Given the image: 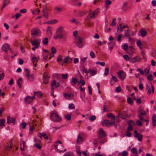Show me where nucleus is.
Instances as JSON below:
<instances>
[{
    "mask_svg": "<svg viewBox=\"0 0 156 156\" xmlns=\"http://www.w3.org/2000/svg\"><path fill=\"white\" fill-rule=\"evenodd\" d=\"M11 117L10 116H8L7 118V123L8 124H9L10 123H12L14 125L15 123L16 118H11L10 120Z\"/></svg>",
    "mask_w": 156,
    "mask_h": 156,
    "instance_id": "obj_16",
    "label": "nucleus"
},
{
    "mask_svg": "<svg viewBox=\"0 0 156 156\" xmlns=\"http://www.w3.org/2000/svg\"><path fill=\"white\" fill-rule=\"evenodd\" d=\"M59 86V83H56V80H53L52 83L51 84V86L52 87L57 88Z\"/></svg>",
    "mask_w": 156,
    "mask_h": 156,
    "instance_id": "obj_24",
    "label": "nucleus"
},
{
    "mask_svg": "<svg viewBox=\"0 0 156 156\" xmlns=\"http://www.w3.org/2000/svg\"><path fill=\"white\" fill-rule=\"evenodd\" d=\"M55 10L59 12L62 11V9L60 8L57 7H55Z\"/></svg>",
    "mask_w": 156,
    "mask_h": 156,
    "instance_id": "obj_60",
    "label": "nucleus"
},
{
    "mask_svg": "<svg viewBox=\"0 0 156 156\" xmlns=\"http://www.w3.org/2000/svg\"><path fill=\"white\" fill-rule=\"evenodd\" d=\"M48 43V39L47 38H45L43 40V43L44 45H47Z\"/></svg>",
    "mask_w": 156,
    "mask_h": 156,
    "instance_id": "obj_46",
    "label": "nucleus"
},
{
    "mask_svg": "<svg viewBox=\"0 0 156 156\" xmlns=\"http://www.w3.org/2000/svg\"><path fill=\"white\" fill-rule=\"evenodd\" d=\"M134 133L135 137L137 138L138 141H141L142 139V136L137 133L136 130H135Z\"/></svg>",
    "mask_w": 156,
    "mask_h": 156,
    "instance_id": "obj_19",
    "label": "nucleus"
},
{
    "mask_svg": "<svg viewBox=\"0 0 156 156\" xmlns=\"http://www.w3.org/2000/svg\"><path fill=\"white\" fill-rule=\"evenodd\" d=\"M91 76H94L97 73V72L94 70L90 69V72Z\"/></svg>",
    "mask_w": 156,
    "mask_h": 156,
    "instance_id": "obj_40",
    "label": "nucleus"
},
{
    "mask_svg": "<svg viewBox=\"0 0 156 156\" xmlns=\"http://www.w3.org/2000/svg\"><path fill=\"white\" fill-rule=\"evenodd\" d=\"M147 79L149 81H151L152 80V75H148L147 76Z\"/></svg>",
    "mask_w": 156,
    "mask_h": 156,
    "instance_id": "obj_54",
    "label": "nucleus"
},
{
    "mask_svg": "<svg viewBox=\"0 0 156 156\" xmlns=\"http://www.w3.org/2000/svg\"><path fill=\"white\" fill-rule=\"evenodd\" d=\"M9 3V0H5L3 5H5V6H6L7 5H8Z\"/></svg>",
    "mask_w": 156,
    "mask_h": 156,
    "instance_id": "obj_64",
    "label": "nucleus"
},
{
    "mask_svg": "<svg viewBox=\"0 0 156 156\" xmlns=\"http://www.w3.org/2000/svg\"><path fill=\"white\" fill-rule=\"evenodd\" d=\"M106 133L105 131L101 128L99 129L98 138H101L106 136Z\"/></svg>",
    "mask_w": 156,
    "mask_h": 156,
    "instance_id": "obj_15",
    "label": "nucleus"
},
{
    "mask_svg": "<svg viewBox=\"0 0 156 156\" xmlns=\"http://www.w3.org/2000/svg\"><path fill=\"white\" fill-rule=\"evenodd\" d=\"M112 78L110 80V83L112 86L113 85L115 82L118 81V80L117 77L115 76H114L113 75H112Z\"/></svg>",
    "mask_w": 156,
    "mask_h": 156,
    "instance_id": "obj_20",
    "label": "nucleus"
},
{
    "mask_svg": "<svg viewBox=\"0 0 156 156\" xmlns=\"http://www.w3.org/2000/svg\"><path fill=\"white\" fill-rule=\"evenodd\" d=\"M35 98L34 95L32 97L27 96L25 99V102L26 104H28L31 102Z\"/></svg>",
    "mask_w": 156,
    "mask_h": 156,
    "instance_id": "obj_9",
    "label": "nucleus"
},
{
    "mask_svg": "<svg viewBox=\"0 0 156 156\" xmlns=\"http://www.w3.org/2000/svg\"><path fill=\"white\" fill-rule=\"evenodd\" d=\"M136 43H137V44L140 47V49H141L142 48V47L141 46V45L142 44L141 43L140 41V40L138 41H137Z\"/></svg>",
    "mask_w": 156,
    "mask_h": 156,
    "instance_id": "obj_47",
    "label": "nucleus"
},
{
    "mask_svg": "<svg viewBox=\"0 0 156 156\" xmlns=\"http://www.w3.org/2000/svg\"><path fill=\"white\" fill-rule=\"evenodd\" d=\"M31 43L33 46L36 47V48H38L40 44V41L39 40H35L31 41Z\"/></svg>",
    "mask_w": 156,
    "mask_h": 156,
    "instance_id": "obj_18",
    "label": "nucleus"
},
{
    "mask_svg": "<svg viewBox=\"0 0 156 156\" xmlns=\"http://www.w3.org/2000/svg\"><path fill=\"white\" fill-rule=\"evenodd\" d=\"M25 76L27 79L30 81H33L34 80V76L33 74H30V70L27 69H25Z\"/></svg>",
    "mask_w": 156,
    "mask_h": 156,
    "instance_id": "obj_4",
    "label": "nucleus"
},
{
    "mask_svg": "<svg viewBox=\"0 0 156 156\" xmlns=\"http://www.w3.org/2000/svg\"><path fill=\"white\" fill-rule=\"evenodd\" d=\"M99 12V9L98 8H97L92 12L90 10L87 19L89 20L92 18H95L97 16Z\"/></svg>",
    "mask_w": 156,
    "mask_h": 156,
    "instance_id": "obj_2",
    "label": "nucleus"
},
{
    "mask_svg": "<svg viewBox=\"0 0 156 156\" xmlns=\"http://www.w3.org/2000/svg\"><path fill=\"white\" fill-rule=\"evenodd\" d=\"M40 32V30L35 28H33L31 30V34L32 35L37 36H38Z\"/></svg>",
    "mask_w": 156,
    "mask_h": 156,
    "instance_id": "obj_13",
    "label": "nucleus"
},
{
    "mask_svg": "<svg viewBox=\"0 0 156 156\" xmlns=\"http://www.w3.org/2000/svg\"><path fill=\"white\" fill-rule=\"evenodd\" d=\"M39 58V57H36L35 55L31 56L30 58L31 61L33 64L35 62H37Z\"/></svg>",
    "mask_w": 156,
    "mask_h": 156,
    "instance_id": "obj_21",
    "label": "nucleus"
},
{
    "mask_svg": "<svg viewBox=\"0 0 156 156\" xmlns=\"http://www.w3.org/2000/svg\"><path fill=\"white\" fill-rule=\"evenodd\" d=\"M38 134L40 135V136H39L40 138H41V137L43 136L44 138L46 139H48V136L46 135L45 133L42 134L41 133H39Z\"/></svg>",
    "mask_w": 156,
    "mask_h": 156,
    "instance_id": "obj_34",
    "label": "nucleus"
},
{
    "mask_svg": "<svg viewBox=\"0 0 156 156\" xmlns=\"http://www.w3.org/2000/svg\"><path fill=\"white\" fill-rule=\"evenodd\" d=\"M40 10L38 9H35L33 11L32 13L34 15H37L39 14Z\"/></svg>",
    "mask_w": 156,
    "mask_h": 156,
    "instance_id": "obj_35",
    "label": "nucleus"
},
{
    "mask_svg": "<svg viewBox=\"0 0 156 156\" xmlns=\"http://www.w3.org/2000/svg\"><path fill=\"white\" fill-rule=\"evenodd\" d=\"M90 55L91 57L92 58H94V57H95V55L94 52L93 51H91L90 52Z\"/></svg>",
    "mask_w": 156,
    "mask_h": 156,
    "instance_id": "obj_50",
    "label": "nucleus"
},
{
    "mask_svg": "<svg viewBox=\"0 0 156 156\" xmlns=\"http://www.w3.org/2000/svg\"><path fill=\"white\" fill-rule=\"evenodd\" d=\"M122 35L121 34H119L118 36V37H117V40L119 42H120L121 40V39L122 38Z\"/></svg>",
    "mask_w": 156,
    "mask_h": 156,
    "instance_id": "obj_63",
    "label": "nucleus"
},
{
    "mask_svg": "<svg viewBox=\"0 0 156 156\" xmlns=\"http://www.w3.org/2000/svg\"><path fill=\"white\" fill-rule=\"evenodd\" d=\"M2 50L5 52H7L9 50L12 51L10 45L7 43L4 44L2 47Z\"/></svg>",
    "mask_w": 156,
    "mask_h": 156,
    "instance_id": "obj_11",
    "label": "nucleus"
},
{
    "mask_svg": "<svg viewBox=\"0 0 156 156\" xmlns=\"http://www.w3.org/2000/svg\"><path fill=\"white\" fill-rule=\"evenodd\" d=\"M58 21L56 19L53 20L48 22V23L50 24H54L57 23Z\"/></svg>",
    "mask_w": 156,
    "mask_h": 156,
    "instance_id": "obj_30",
    "label": "nucleus"
},
{
    "mask_svg": "<svg viewBox=\"0 0 156 156\" xmlns=\"http://www.w3.org/2000/svg\"><path fill=\"white\" fill-rule=\"evenodd\" d=\"M63 27L62 26L58 28L56 31V33H62L63 30Z\"/></svg>",
    "mask_w": 156,
    "mask_h": 156,
    "instance_id": "obj_33",
    "label": "nucleus"
},
{
    "mask_svg": "<svg viewBox=\"0 0 156 156\" xmlns=\"http://www.w3.org/2000/svg\"><path fill=\"white\" fill-rule=\"evenodd\" d=\"M23 82V80L21 78H19L17 81V83L19 87H22L21 84Z\"/></svg>",
    "mask_w": 156,
    "mask_h": 156,
    "instance_id": "obj_32",
    "label": "nucleus"
},
{
    "mask_svg": "<svg viewBox=\"0 0 156 156\" xmlns=\"http://www.w3.org/2000/svg\"><path fill=\"white\" fill-rule=\"evenodd\" d=\"M83 141V139L80 136V135H79L77 137V143L78 144H80L82 143Z\"/></svg>",
    "mask_w": 156,
    "mask_h": 156,
    "instance_id": "obj_26",
    "label": "nucleus"
},
{
    "mask_svg": "<svg viewBox=\"0 0 156 156\" xmlns=\"http://www.w3.org/2000/svg\"><path fill=\"white\" fill-rule=\"evenodd\" d=\"M34 95H36L39 98H41L42 96V94L41 91L34 92Z\"/></svg>",
    "mask_w": 156,
    "mask_h": 156,
    "instance_id": "obj_28",
    "label": "nucleus"
},
{
    "mask_svg": "<svg viewBox=\"0 0 156 156\" xmlns=\"http://www.w3.org/2000/svg\"><path fill=\"white\" fill-rule=\"evenodd\" d=\"M50 119L53 122H59L61 120V118L56 112H52L50 115Z\"/></svg>",
    "mask_w": 156,
    "mask_h": 156,
    "instance_id": "obj_3",
    "label": "nucleus"
},
{
    "mask_svg": "<svg viewBox=\"0 0 156 156\" xmlns=\"http://www.w3.org/2000/svg\"><path fill=\"white\" fill-rule=\"evenodd\" d=\"M146 89L148 90L147 94L148 95H150L151 93V90L150 87L147 85L146 87Z\"/></svg>",
    "mask_w": 156,
    "mask_h": 156,
    "instance_id": "obj_43",
    "label": "nucleus"
},
{
    "mask_svg": "<svg viewBox=\"0 0 156 156\" xmlns=\"http://www.w3.org/2000/svg\"><path fill=\"white\" fill-rule=\"evenodd\" d=\"M101 123L103 126H105L107 127H109L115 123L114 122H110L109 120H104Z\"/></svg>",
    "mask_w": 156,
    "mask_h": 156,
    "instance_id": "obj_10",
    "label": "nucleus"
},
{
    "mask_svg": "<svg viewBox=\"0 0 156 156\" xmlns=\"http://www.w3.org/2000/svg\"><path fill=\"white\" fill-rule=\"evenodd\" d=\"M123 28L121 24H120L119 26H117V31L120 33L123 30Z\"/></svg>",
    "mask_w": 156,
    "mask_h": 156,
    "instance_id": "obj_31",
    "label": "nucleus"
},
{
    "mask_svg": "<svg viewBox=\"0 0 156 156\" xmlns=\"http://www.w3.org/2000/svg\"><path fill=\"white\" fill-rule=\"evenodd\" d=\"M117 74L119 78L122 80H123L126 76V73L123 71L117 72Z\"/></svg>",
    "mask_w": 156,
    "mask_h": 156,
    "instance_id": "obj_7",
    "label": "nucleus"
},
{
    "mask_svg": "<svg viewBox=\"0 0 156 156\" xmlns=\"http://www.w3.org/2000/svg\"><path fill=\"white\" fill-rule=\"evenodd\" d=\"M69 108L72 109H73L75 108V106L73 103L70 104L68 107Z\"/></svg>",
    "mask_w": 156,
    "mask_h": 156,
    "instance_id": "obj_45",
    "label": "nucleus"
},
{
    "mask_svg": "<svg viewBox=\"0 0 156 156\" xmlns=\"http://www.w3.org/2000/svg\"><path fill=\"white\" fill-rule=\"evenodd\" d=\"M74 42L76 45L80 48H83L85 45L83 39L79 36L75 38Z\"/></svg>",
    "mask_w": 156,
    "mask_h": 156,
    "instance_id": "obj_1",
    "label": "nucleus"
},
{
    "mask_svg": "<svg viewBox=\"0 0 156 156\" xmlns=\"http://www.w3.org/2000/svg\"><path fill=\"white\" fill-rule=\"evenodd\" d=\"M86 14V12L84 11H80L77 14L78 17H82Z\"/></svg>",
    "mask_w": 156,
    "mask_h": 156,
    "instance_id": "obj_38",
    "label": "nucleus"
},
{
    "mask_svg": "<svg viewBox=\"0 0 156 156\" xmlns=\"http://www.w3.org/2000/svg\"><path fill=\"white\" fill-rule=\"evenodd\" d=\"M138 32L139 34V35H140L143 37L146 36L147 34V31L143 28H140Z\"/></svg>",
    "mask_w": 156,
    "mask_h": 156,
    "instance_id": "obj_14",
    "label": "nucleus"
},
{
    "mask_svg": "<svg viewBox=\"0 0 156 156\" xmlns=\"http://www.w3.org/2000/svg\"><path fill=\"white\" fill-rule=\"evenodd\" d=\"M127 101L131 105L133 104V100L131 98H128L127 99Z\"/></svg>",
    "mask_w": 156,
    "mask_h": 156,
    "instance_id": "obj_51",
    "label": "nucleus"
},
{
    "mask_svg": "<svg viewBox=\"0 0 156 156\" xmlns=\"http://www.w3.org/2000/svg\"><path fill=\"white\" fill-rule=\"evenodd\" d=\"M152 120L153 125L156 126V114H154L153 115Z\"/></svg>",
    "mask_w": 156,
    "mask_h": 156,
    "instance_id": "obj_29",
    "label": "nucleus"
},
{
    "mask_svg": "<svg viewBox=\"0 0 156 156\" xmlns=\"http://www.w3.org/2000/svg\"><path fill=\"white\" fill-rule=\"evenodd\" d=\"M123 58L126 61H130V59L129 57H128V55H123Z\"/></svg>",
    "mask_w": 156,
    "mask_h": 156,
    "instance_id": "obj_57",
    "label": "nucleus"
},
{
    "mask_svg": "<svg viewBox=\"0 0 156 156\" xmlns=\"http://www.w3.org/2000/svg\"><path fill=\"white\" fill-rule=\"evenodd\" d=\"M111 3L112 2L111 1L109 0H106L105 2V7H107L108 5L111 4Z\"/></svg>",
    "mask_w": 156,
    "mask_h": 156,
    "instance_id": "obj_42",
    "label": "nucleus"
},
{
    "mask_svg": "<svg viewBox=\"0 0 156 156\" xmlns=\"http://www.w3.org/2000/svg\"><path fill=\"white\" fill-rule=\"evenodd\" d=\"M49 78V77L48 76L47 73L44 72L43 77V80L44 83L47 84L48 83Z\"/></svg>",
    "mask_w": 156,
    "mask_h": 156,
    "instance_id": "obj_12",
    "label": "nucleus"
},
{
    "mask_svg": "<svg viewBox=\"0 0 156 156\" xmlns=\"http://www.w3.org/2000/svg\"><path fill=\"white\" fill-rule=\"evenodd\" d=\"M62 56L59 55L57 58V61L58 62H60L62 60Z\"/></svg>",
    "mask_w": 156,
    "mask_h": 156,
    "instance_id": "obj_56",
    "label": "nucleus"
},
{
    "mask_svg": "<svg viewBox=\"0 0 156 156\" xmlns=\"http://www.w3.org/2000/svg\"><path fill=\"white\" fill-rule=\"evenodd\" d=\"M96 119V117L95 116L92 115L90 116V121H93L95 120Z\"/></svg>",
    "mask_w": 156,
    "mask_h": 156,
    "instance_id": "obj_44",
    "label": "nucleus"
},
{
    "mask_svg": "<svg viewBox=\"0 0 156 156\" xmlns=\"http://www.w3.org/2000/svg\"><path fill=\"white\" fill-rule=\"evenodd\" d=\"M0 126H2L5 125V120L4 119H0Z\"/></svg>",
    "mask_w": 156,
    "mask_h": 156,
    "instance_id": "obj_39",
    "label": "nucleus"
},
{
    "mask_svg": "<svg viewBox=\"0 0 156 156\" xmlns=\"http://www.w3.org/2000/svg\"><path fill=\"white\" fill-rule=\"evenodd\" d=\"M58 143L59 144L57 145L55 144L54 147L55 149L57 150V151L59 152H64L66 150V149H64V150L62 149L63 146L62 142L60 141H57L56 143Z\"/></svg>",
    "mask_w": 156,
    "mask_h": 156,
    "instance_id": "obj_5",
    "label": "nucleus"
},
{
    "mask_svg": "<svg viewBox=\"0 0 156 156\" xmlns=\"http://www.w3.org/2000/svg\"><path fill=\"white\" fill-rule=\"evenodd\" d=\"M132 122L133 121L132 120H130L129 121V126L127 128V129L128 131H131L133 130V128L130 123V122Z\"/></svg>",
    "mask_w": 156,
    "mask_h": 156,
    "instance_id": "obj_48",
    "label": "nucleus"
},
{
    "mask_svg": "<svg viewBox=\"0 0 156 156\" xmlns=\"http://www.w3.org/2000/svg\"><path fill=\"white\" fill-rule=\"evenodd\" d=\"M124 32L125 36L127 37L129 35V30H125Z\"/></svg>",
    "mask_w": 156,
    "mask_h": 156,
    "instance_id": "obj_59",
    "label": "nucleus"
},
{
    "mask_svg": "<svg viewBox=\"0 0 156 156\" xmlns=\"http://www.w3.org/2000/svg\"><path fill=\"white\" fill-rule=\"evenodd\" d=\"M109 72V69L108 68L106 67L105 69V72L104 75L105 76H107Z\"/></svg>",
    "mask_w": 156,
    "mask_h": 156,
    "instance_id": "obj_41",
    "label": "nucleus"
},
{
    "mask_svg": "<svg viewBox=\"0 0 156 156\" xmlns=\"http://www.w3.org/2000/svg\"><path fill=\"white\" fill-rule=\"evenodd\" d=\"M72 61V58L68 56L64 58V63H69L71 62Z\"/></svg>",
    "mask_w": 156,
    "mask_h": 156,
    "instance_id": "obj_27",
    "label": "nucleus"
},
{
    "mask_svg": "<svg viewBox=\"0 0 156 156\" xmlns=\"http://www.w3.org/2000/svg\"><path fill=\"white\" fill-rule=\"evenodd\" d=\"M146 114V112L144 111L141 110L139 112L138 114H137V116L140 120L142 121H144L146 122H148V119H144V116Z\"/></svg>",
    "mask_w": 156,
    "mask_h": 156,
    "instance_id": "obj_6",
    "label": "nucleus"
},
{
    "mask_svg": "<svg viewBox=\"0 0 156 156\" xmlns=\"http://www.w3.org/2000/svg\"><path fill=\"white\" fill-rule=\"evenodd\" d=\"M107 116L109 118L111 119L112 121H113V122H115V117L112 113H109L107 115Z\"/></svg>",
    "mask_w": 156,
    "mask_h": 156,
    "instance_id": "obj_25",
    "label": "nucleus"
},
{
    "mask_svg": "<svg viewBox=\"0 0 156 156\" xmlns=\"http://www.w3.org/2000/svg\"><path fill=\"white\" fill-rule=\"evenodd\" d=\"M63 95L64 98L69 100H72L74 98V95L73 93L69 94L64 93L63 94Z\"/></svg>",
    "mask_w": 156,
    "mask_h": 156,
    "instance_id": "obj_8",
    "label": "nucleus"
},
{
    "mask_svg": "<svg viewBox=\"0 0 156 156\" xmlns=\"http://www.w3.org/2000/svg\"><path fill=\"white\" fill-rule=\"evenodd\" d=\"M121 90V88L119 86L117 87L116 88V91L118 93L120 92Z\"/></svg>",
    "mask_w": 156,
    "mask_h": 156,
    "instance_id": "obj_61",
    "label": "nucleus"
},
{
    "mask_svg": "<svg viewBox=\"0 0 156 156\" xmlns=\"http://www.w3.org/2000/svg\"><path fill=\"white\" fill-rule=\"evenodd\" d=\"M66 118V119H68L69 120L71 119V116L69 114L66 115L65 116Z\"/></svg>",
    "mask_w": 156,
    "mask_h": 156,
    "instance_id": "obj_62",
    "label": "nucleus"
},
{
    "mask_svg": "<svg viewBox=\"0 0 156 156\" xmlns=\"http://www.w3.org/2000/svg\"><path fill=\"white\" fill-rule=\"evenodd\" d=\"M34 124H33V127H31L30 126L29 132H30V133H31L33 132V130L34 129Z\"/></svg>",
    "mask_w": 156,
    "mask_h": 156,
    "instance_id": "obj_53",
    "label": "nucleus"
},
{
    "mask_svg": "<svg viewBox=\"0 0 156 156\" xmlns=\"http://www.w3.org/2000/svg\"><path fill=\"white\" fill-rule=\"evenodd\" d=\"M117 117L118 118H122L123 119H124L125 118V116H124L123 115H122V114H120V113H119L117 115Z\"/></svg>",
    "mask_w": 156,
    "mask_h": 156,
    "instance_id": "obj_55",
    "label": "nucleus"
},
{
    "mask_svg": "<svg viewBox=\"0 0 156 156\" xmlns=\"http://www.w3.org/2000/svg\"><path fill=\"white\" fill-rule=\"evenodd\" d=\"M141 58L138 56H135L130 59V62L132 63L139 62L141 60Z\"/></svg>",
    "mask_w": 156,
    "mask_h": 156,
    "instance_id": "obj_17",
    "label": "nucleus"
},
{
    "mask_svg": "<svg viewBox=\"0 0 156 156\" xmlns=\"http://www.w3.org/2000/svg\"><path fill=\"white\" fill-rule=\"evenodd\" d=\"M51 52L52 54H55L56 52V48L54 47H52L51 48Z\"/></svg>",
    "mask_w": 156,
    "mask_h": 156,
    "instance_id": "obj_52",
    "label": "nucleus"
},
{
    "mask_svg": "<svg viewBox=\"0 0 156 156\" xmlns=\"http://www.w3.org/2000/svg\"><path fill=\"white\" fill-rule=\"evenodd\" d=\"M131 152L133 154H136L137 153V150L134 147L132 148L131 150Z\"/></svg>",
    "mask_w": 156,
    "mask_h": 156,
    "instance_id": "obj_49",
    "label": "nucleus"
},
{
    "mask_svg": "<svg viewBox=\"0 0 156 156\" xmlns=\"http://www.w3.org/2000/svg\"><path fill=\"white\" fill-rule=\"evenodd\" d=\"M43 16L44 17L48 19V15L47 12L45 11L44 9H43Z\"/></svg>",
    "mask_w": 156,
    "mask_h": 156,
    "instance_id": "obj_36",
    "label": "nucleus"
},
{
    "mask_svg": "<svg viewBox=\"0 0 156 156\" xmlns=\"http://www.w3.org/2000/svg\"><path fill=\"white\" fill-rule=\"evenodd\" d=\"M56 34V35L54 37V38L55 39H56L57 38L61 39L64 38V35L62 33Z\"/></svg>",
    "mask_w": 156,
    "mask_h": 156,
    "instance_id": "obj_23",
    "label": "nucleus"
},
{
    "mask_svg": "<svg viewBox=\"0 0 156 156\" xmlns=\"http://www.w3.org/2000/svg\"><path fill=\"white\" fill-rule=\"evenodd\" d=\"M151 55L154 57H156V51L155 50H153L151 53Z\"/></svg>",
    "mask_w": 156,
    "mask_h": 156,
    "instance_id": "obj_58",
    "label": "nucleus"
},
{
    "mask_svg": "<svg viewBox=\"0 0 156 156\" xmlns=\"http://www.w3.org/2000/svg\"><path fill=\"white\" fill-rule=\"evenodd\" d=\"M78 82V80L76 78L73 77L70 81L71 84L73 86H75L76 84Z\"/></svg>",
    "mask_w": 156,
    "mask_h": 156,
    "instance_id": "obj_22",
    "label": "nucleus"
},
{
    "mask_svg": "<svg viewBox=\"0 0 156 156\" xmlns=\"http://www.w3.org/2000/svg\"><path fill=\"white\" fill-rule=\"evenodd\" d=\"M128 154V152L126 151H123L122 152V154L121 153H119L118 155V156H119L121 154L122 156H127Z\"/></svg>",
    "mask_w": 156,
    "mask_h": 156,
    "instance_id": "obj_37",
    "label": "nucleus"
}]
</instances>
